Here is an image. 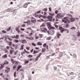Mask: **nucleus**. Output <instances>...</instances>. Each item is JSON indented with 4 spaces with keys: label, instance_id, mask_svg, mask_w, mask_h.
Masks as SVG:
<instances>
[{
    "label": "nucleus",
    "instance_id": "f257e3e1",
    "mask_svg": "<svg viewBox=\"0 0 80 80\" xmlns=\"http://www.w3.org/2000/svg\"><path fill=\"white\" fill-rule=\"evenodd\" d=\"M42 27H45V23H43L40 26V29L41 30V31L43 32H48L47 29L45 28H42Z\"/></svg>",
    "mask_w": 80,
    "mask_h": 80
},
{
    "label": "nucleus",
    "instance_id": "f03ea898",
    "mask_svg": "<svg viewBox=\"0 0 80 80\" xmlns=\"http://www.w3.org/2000/svg\"><path fill=\"white\" fill-rule=\"evenodd\" d=\"M48 14L50 15L48 16L47 17V18L48 19H49V22H52V18H53V16H54L55 15V14L54 13H49Z\"/></svg>",
    "mask_w": 80,
    "mask_h": 80
},
{
    "label": "nucleus",
    "instance_id": "7ed1b4c3",
    "mask_svg": "<svg viewBox=\"0 0 80 80\" xmlns=\"http://www.w3.org/2000/svg\"><path fill=\"white\" fill-rule=\"evenodd\" d=\"M70 18L68 17H65L63 18V19L62 20V22H64V23H67L68 22L69 23H70V21H69Z\"/></svg>",
    "mask_w": 80,
    "mask_h": 80
},
{
    "label": "nucleus",
    "instance_id": "20e7f679",
    "mask_svg": "<svg viewBox=\"0 0 80 80\" xmlns=\"http://www.w3.org/2000/svg\"><path fill=\"white\" fill-rule=\"evenodd\" d=\"M51 29L50 30L49 32V34L51 35H52L54 34V33H55V31L53 29L56 30V29H55V28L53 27H51Z\"/></svg>",
    "mask_w": 80,
    "mask_h": 80
},
{
    "label": "nucleus",
    "instance_id": "39448f33",
    "mask_svg": "<svg viewBox=\"0 0 80 80\" xmlns=\"http://www.w3.org/2000/svg\"><path fill=\"white\" fill-rule=\"evenodd\" d=\"M64 16L61 13H58V14L56 17H57V18H58L59 19L60 18H62V17H63Z\"/></svg>",
    "mask_w": 80,
    "mask_h": 80
},
{
    "label": "nucleus",
    "instance_id": "423d86ee",
    "mask_svg": "<svg viewBox=\"0 0 80 80\" xmlns=\"http://www.w3.org/2000/svg\"><path fill=\"white\" fill-rule=\"evenodd\" d=\"M79 18H72L71 19H70V21H71V22H73L74 21H75L76 20H78Z\"/></svg>",
    "mask_w": 80,
    "mask_h": 80
},
{
    "label": "nucleus",
    "instance_id": "0eeeda50",
    "mask_svg": "<svg viewBox=\"0 0 80 80\" xmlns=\"http://www.w3.org/2000/svg\"><path fill=\"white\" fill-rule=\"evenodd\" d=\"M8 62H5L3 64V65H1V68H2L3 67V65H8Z\"/></svg>",
    "mask_w": 80,
    "mask_h": 80
},
{
    "label": "nucleus",
    "instance_id": "6e6552de",
    "mask_svg": "<svg viewBox=\"0 0 80 80\" xmlns=\"http://www.w3.org/2000/svg\"><path fill=\"white\" fill-rule=\"evenodd\" d=\"M43 46L44 47H46V48H47V50H48V45H47V43H44L43 44Z\"/></svg>",
    "mask_w": 80,
    "mask_h": 80
},
{
    "label": "nucleus",
    "instance_id": "1a4fd4ad",
    "mask_svg": "<svg viewBox=\"0 0 80 80\" xmlns=\"http://www.w3.org/2000/svg\"><path fill=\"white\" fill-rule=\"evenodd\" d=\"M6 68H7V69L5 70V72L7 73H8L10 72V69L8 67H6Z\"/></svg>",
    "mask_w": 80,
    "mask_h": 80
},
{
    "label": "nucleus",
    "instance_id": "9d476101",
    "mask_svg": "<svg viewBox=\"0 0 80 80\" xmlns=\"http://www.w3.org/2000/svg\"><path fill=\"white\" fill-rule=\"evenodd\" d=\"M2 34L0 33V40H1L2 39V40L4 39V38H5V36H2Z\"/></svg>",
    "mask_w": 80,
    "mask_h": 80
},
{
    "label": "nucleus",
    "instance_id": "9b49d317",
    "mask_svg": "<svg viewBox=\"0 0 80 80\" xmlns=\"http://www.w3.org/2000/svg\"><path fill=\"white\" fill-rule=\"evenodd\" d=\"M26 38L28 39L29 40H34V38L33 37L28 38V37H26Z\"/></svg>",
    "mask_w": 80,
    "mask_h": 80
},
{
    "label": "nucleus",
    "instance_id": "f8f14e48",
    "mask_svg": "<svg viewBox=\"0 0 80 80\" xmlns=\"http://www.w3.org/2000/svg\"><path fill=\"white\" fill-rule=\"evenodd\" d=\"M59 30H61V33H63V32L64 31V30L63 29V28H62V27H60L59 28Z\"/></svg>",
    "mask_w": 80,
    "mask_h": 80
},
{
    "label": "nucleus",
    "instance_id": "ddd939ff",
    "mask_svg": "<svg viewBox=\"0 0 80 80\" xmlns=\"http://www.w3.org/2000/svg\"><path fill=\"white\" fill-rule=\"evenodd\" d=\"M60 35H62L61 34H60L59 32H58L57 33V37L58 38H60L59 36H60Z\"/></svg>",
    "mask_w": 80,
    "mask_h": 80
},
{
    "label": "nucleus",
    "instance_id": "4468645a",
    "mask_svg": "<svg viewBox=\"0 0 80 80\" xmlns=\"http://www.w3.org/2000/svg\"><path fill=\"white\" fill-rule=\"evenodd\" d=\"M42 44H43L42 43V42H37V45H38L41 46L42 45Z\"/></svg>",
    "mask_w": 80,
    "mask_h": 80
},
{
    "label": "nucleus",
    "instance_id": "2eb2a0df",
    "mask_svg": "<svg viewBox=\"0 0 80 80\" xmlns=\"http://www.w3.org/2000/svg\"><path fill=\"white\" fill-rule=\"evenodd\" d=\"M22 68L21 65H19L18 67V68L17 69V71H18V70Z\"/></svg>",
    "mask_w": 80,
    "mask_h": 80
},
{
    "label": "nucleus",
    "instance_id": "dca6fc26",
    "mask_svg": "<svg viewBox=\"0 0 80 80\" xmlns=\"http://www.w3.org/2000/svg\"><path fill=\"white\" fill-rule=\"evenodd\" d=\"M4 46H2V45H0V49H1V50H3V49H4Z\"/></svg>",
    "mask_w": 80,
    "mask_h": 80
},
{
    "label": "nucleus",
    "instance_id": "f3484780",
    "mask_svg": "<svg viewBox=\"0 0 80 80\" xmlns=\"http://www.w3.org/2000/svg\"><path fill=\"white\" fill-rule=\"evenodd\" d=\"M45 51H46V49H45V48H42V53H44V52H45Z\"/></svg>",
    "mask_w": 80,
    "mask_h": 80
},
{
    "label": "nucleus",
    "instance_id": "a211bd4d",
    "mask_svg": "<svg viewBox=\"0 0 80 80\" xmlns=\"http://www.w3.org/2000/svg\"><path fill=\"white\" fill-rule=\"evenodd\" d=\"M14 52V50L11 49L10 51V54H12Z\"/></svg>",
    "mask_w": 80,
    "mask_h": 80
},
{
    "label": "nucleus",
    "instance_id": "6ab92c4d",
    "mask_svg": "<svg viewBox=\"0 0 80 80\" xmlns=\"http://www.w3.org/2000/svg\"><path fill=\"white\" fill-rule=\"evenodd\" d=\"M72 39L74 40H77V36H74Z\"/></svg>",
    "mask_w": 80,
    "mask_h": 80
},
{
    "label": "nucleus",
    "instance_id": "aec40b11",
    "mask_svg": "<svg viewBox=\"0 0 80 80\" xmlns=\"http://www.w3.org/2000/svg\"><path fill=\"white\" fill-rule=\"evenodd\" d=\"M31 22H32V23H35V22H36V20L34 19V20H31Z\"/></svg>",
    "mask_w": 80,
    "mask_h": 80
},
{
    "label": "nucleus",
    "instance_id": "412c9836",
    "mask_svg": "<svg viewBox=\"0 0 80 80\" xmlns=\"http://www.w3.org/2000/svg\"><path fill=\"white\" fill-rule=\"evenodd\" d=\"M51 23L50 22H48L47 23V25H48V26L49 27H51Z\"/></svg>",
    "mask_w": 80,
    "mask_h": 80
},
{
    "label": "nucleus",
    "instance_id": "4be33fe9",
    "mask_svg": "<svg viewBox=\"0 0 80 80\" xmlns=\"http://www.w3.org/2000/svg\"><path fill=\"white\" fill-rule=\"evenodd\" d=\"M30 18L29 16H27L25 18V20H28V19H30Z\"/></svg>",
    "mask_w": 80,
    "mask_h": 80
},
{
    "label": "nucleus",
    "instance_id": "5701e85b",
    "mask_svg": "<svg viewBox=\"0 0 80 80\" xmlns=\"http://www.w3.org/2000/svg\"><path fill=\"white\" fill-rule=\"evenodd\" d=\"M42 10L44 11V12H47L48 11V9H47V8H45L43 9Z\"/></svg>",
    "mask_w": 80,
    "mask_h": 80
},
{
    "label": "nucleus",
    "instance_id": "b1692460",
    "mask_svg": "<svg viewBox=\"0 0 80 80\" xmlns=\"http://www.w3.org/2000/svg\"><path fill=\"white\" fill-rule=\"evenodd\" d=\"M2 57V58H7V54L5 55L4 56H3Z\"/></svg>",
    "mask_w": 80,
    "mask_h": 80
},
{
    "label": "nucleus",
    "instance_id": "393cba45",
    "mask_svg": "<svg viewBox=\"0 0 80 80\" xmlns=\"http://www.w3.org/2000/svg\"><path fill=\"white\" fill-rule=\"evenodd\" d=\"M42 37H43L42 34H39L38 36V37H39V38H42Z\"/></svg>",
    "mask_w": 80,
    "mask_h": 80
},
{
    "label": "nucleus",
    "instance_id": "a878e982",
    "mask_svg": "<svg viewBox=\"0 0 80 80\" xmlns=\"http://www.w3.org/2000/svg\"><path fill=\"white\" fill-rule=\"evenodd\" d=\"M28 4H29V3L26 4L24 6V8H27V6H28Z\"/></svg>",
    "mask_w": 80,
    "mask_h": 80
},
{
    "label": "nucleus",
    "instance_id": "bb28decb",
    "mask_svg": "<svg viewBox=\"0 0 80 80\" xmlns=\"http://www.w3.org/2000/svg\"><path fill=\"white\" fill-rule=\"evenodd\" d=\"M38 52L37 51H35V50H34V52H33V53L34 54H36V53H38Z\"/></svg>",
    "mask_w": 80,
    "mask_h": 80
},
{
    "label": "nucleus",
    "instance_id": "cd10ccee",
    "mask_svg": "<svg viewBox=\"0 0 80 80\" xmlns=\"http://www.w3.org/2000/svg\"><path fill=\"white\" fill-rule=\"evenodd\" d=\"M19 26H18V27L16 28V30L17 31V32H18L20 31L19 29Z\"/></svg>",
    "mask_w": 80,
    "mask_h": 80
},
{
    "label": "nucleus",
    "instance_id": "c85d7f7f",
    "mask_svg": "<svg viewBox=\"0 0 80 80\" xmlns=\"http://www.w3.org/2000/svg\"><path fill=\"white\" fill-rule=\"evenodd\" d=\"M15 37V38H16V39H18L19 38V35H17Z\"/></svg>",
    "mask_w": 80,
    "mask_h": 80
},
{
    "label": "nucleus",
    "instance_id": "c756f323",
    "mask_svg": "<svg viewBox=\"0 0 80 80\" xmlns=\"http://www.w3.org/2000/svg\"><path fill=\"white\" fill-rule=\"evenodd\" d=\"M71 30H75L76 29V28L73 27H72L71 28Z\"/></svg>",
    "mask_w": 80,
    "mask_h": 80
},
{
    "label": "nucleus",
    "instance_id": "7c9ffc66",
    "mask_svg": "<svg viewBox=\"0 0 80 80\" xmlns=\"http://www.w3.org/2000/svg\"><path fill=\"white\" fill-rule=\"evenodd\" d=\"M40 57L38 55V56L36 58V61H37L38 59V58H40Z\"/></svg>",
    "mask_w": 80,
    "mask_h": 80
},
{
    "label": "nucleus",
    "instance_id": "2f4dec72",
    "mask_svg": "<svg viewBox=\"0 0 80 80\" xmlns=\"http://www.w3.org/2000/svg\"><path fill=\"white\" fill-rule=\"evenodd\" d=\"M27 42V41L25 40H24L22 41V43H25Z\"/></svg>",
    "mask_w": 80,
    "mask_h": 80
},
{
    "label": "nucleus",
    "instance_id": "473e14b6",
    "mask_svg": "<svg viewBox=\"0 0 80 80\" xmlns=\"http://www.w3.org/2000/svg\"><path fill=\"white\" fill-rule=\"evenodd\" d=\"M77 36H78V37H79V36H80V32H77Z\"/></svg>",
    "mask_w": 80,
    "mask_h": 80
},
{
    "label": "nucleus",
    "instance_id": "72a5a7b5",
    "mask_svg": "<svg viewBox=\"0 0 80 80\" xmlns=\"http://www.w3.org/2000/svg\"><path fill=\"white\" fill-rule=\"evenodd\" d=\"M10 30H11V27H9L7 29V31H8H8H10Z\"/></svg>",
    "mask_w": 80,
    "mask_h": 80
},
{
    "label": "nucleus",
    "instance_id": "f704fd0d",
    "mask_svg": "<svg viewBox=\"0 0 80 80\" xmlns=\"http://www.w3.org/2000/svg\"><path fill=\"white\" fill-rule=\"evenodd\" d=\"M28 58H32V57H33L32 55H29L28 56Z\"/></svg>",
    "mask_w": 80,
    "mask_h": 80
},
{
    "label": "nucleus",
    "instance_id": "c9c22d12",
    "mask_svg": "<svg viewBox=\"0 0 80 80\" xmlns=\"http://www.w3.org/2000/svg\"><path fill=\"white\" fill-rule=\"evenodd\" d=\"M17 73V72H14V77H17V76H16V74Z\"/></svg>",
    "mask_w": 80,
    "mask_h": 80
},
{
    "label": "nucleus",
    "instance_id": "e433bc0d",
    "mask_svg": "<svg viewBox=\"0 0 80 80\" xmlns=\"http://www.w3.org/2000/svg\"><path fill=\"white\" fill-rule=\"evenodd\" d=\"M2 32L3 33H6L7 31H5V30H2Z\"/></svg>",
    "mask_w": 80,
    "mask_h": 80
},
{
    "label": "nucleus",
    "instance_id": "4c0bfd02",
    "mask_svg": "<svg viewBox=\"0 0 80 80\" xmlns=\"http://www.w3.org/2000/svg\"><path fill=\"white\" fill-rule=\"evenodd\" d=\"M69 73H70V75H73L74 74V73L73 72H70Z\"/></svg>",
    "mask_w": 80,
    "mask_h": 80
},
{
    "label": "nucleus",
    "instance_id": "58836bf2",
    "mask_svg": "<svg viewBox=\"0 0 80 80\" xmlns=\"http://www.w3.org/2000/svg\"><path fill=\"white\" fill-rule=\"evenodd\" d=\"M51 39V37L48 38L47 39V40H50Z\"/></svg>",
    "mask_w": 80,
    "mask_h": 80
},
{
    "label": "nucleus",
    "instance_id": "ea45409f",
    "mask_svg": "<svg viewBox=\"0 0 80 80\" xmlns=\"http://www.w3.org/2000/svg\"><path fill=\"white\" fill-rule=\"evenodd\" d=\"M5 37L6 39H7V38L8 39V38H9V37H8V35L6 36Z\"/></svg>",
    "mask_w": 80,
    "mask_h": 80
},
{
    "label": "nucleus",
    "instance_id": "a19ab883",
    "mask_svg": "<svg viewBox=\"0 0 80 80\" xmlns=\"http://www.w3.org/2000/svg\"><path fill=\"white\" fill-rule=\"evenodd\" d=\"M59 55L60 57H62V56H63V54H62V52H61L59 54Z\"/></svg>",
    "mask_w": 80,
    "mask_h": 80
},
{
    "label": "nucleus",
    "instance_id": "79ce46f5",
    "mask_svg": "<svg viewBox=\"0 0 80 80\" xmlns=\"http://www.w3.org/2000/svg\"><path fill=\"white\" fill-rule=\"evenodd\" d=\"M18 51H15L14 52V55H17V53H18Z\"/></svg>",
    "mask_w": 80,
    "mask_h": 80
},
{
    "label": "nucleus",
    "instance_id": "37998d69",
    "mask_svg": "<svg viewBox=\"0 0 80 80\" xmlns=\"http://www.w3.org/2000/svg\"><path fill=\"white\" fill-rule=\"evenodd\" d=\"M57 68L56 66L54 67V70H57Z\"/></svg>",
    "mask_w": 80,
    "mask_h": 80
},
{
    "label": "nucleus",
    "instance_id": "c03bdc74",
    "mask_svg": "<svg viewBox=\"0 0 80 80\" xmlns=\"http://www.w3.org/2000/svg\"><path fill=\"white\" fill-rule=\"evenodd\" d=\"M65 28H68V27H69V25H68V24H67L65 27Z\"/></svg>",
    "mask_w": 80,
    "mask_h": 80
},
{
    "label": "nucleus",
    "instance_id": "a18cd8bd",
    "mask_svg": "<svg viewBox=\"0 0 80 80\" xmlns=\"http://www.w3.org/2000/svg\"><path fill=\"white\" fill-rule=\"evenodd\" d=\"M49 11L50 12H52V8H49Z\"/></svg>",
    "mask_w": 80,
    "mask_h": 80
},
{
    "label": "nucleus",
    "instance_id": "49530a36",
    "mask_svg": "<svg viewBox=\"0 0 80 80\" xmlns=\"http://www.w3.org/2000/svg\"><path fill=\"white\" fill-rule=\"evenodd\" d=\"M32 45H33V46H35L37 45H36V44H35V43H32Z\"/></svg>",
    "mask_w": 80,
    "mask_h": 80
},
{
    "label": "nucleus",
    "instance_id": "de8ad7c7",
    "mask_svg": "<svg viewBox=\"0 0 80 80\" xmlns=\"http://www.w3.org/2000/svg\"><path fill=\"white\" fill-rule=\"evenodd\" d=\"M15 41L16 43H18V40L17 39L15 40Z\"/></svg>",
    "mask_w": 80,
    "mask_h": 80
},
{
    "label": "nucleus",
    "instance_id": "09e8293b",
    "mask_svg": "<svg viewBox=\"0 0 80 80\" xmlns=\"http://www.w3.org/2000/svg\"><path fill=\"white\" fill-rule=\"evenodd\" d=\"M58 10H56V11L55 12V13L56 14H57V13H58Z\"/></svg>",
    "mask_w": 80,
    "mask_h": 80
},
{
    "label": "nucleus",
    "instance_id": "8fccbe9b",
    "mask_svg": "<svg viewBox=\"0 0 80 80\" xmlns=\"http://www.w3.org/2000/svg\"><path fill=\"white\" fill-rule=\"evenodd\" d=\"M25 62L26 63H28L29 62V61L26 60V61H25Z\"/></svg>",
    "mask_w": 80,
    "mask_h": 80
},
{
    "label": "nucleus",
    "instance_id": "3c124183",
    "mask_svg": "<svg viewBox=\"0 0 80 80\" xmlns=\"http://www.w3.org/2000/svg\"><path fill=\"white\" fill-rule=\"evenodd\" d=\"M8 39L10 40V41H12V39L10 38H8Z\"/></svg>",
    "mask_w": 80,
    "mask_h": 80
},
{
    "label": "nucleus",
    "instance_id": "603ef678",
    "mask_svg": "<svg viewBox=\"0 0 80 80\" xmlns=\"http://www.w3.org/2000/svg\"><path fill=\"white\" fill-rule=\"evenodd\" d=\"M25 24H23L22 25V27H25Z\"/></svg>",
    "mask_w": 80,
    "mask_h": 80
},
{
    "label": "nucleus",
    "instance_id": "864d4df0",
    "mask_svg": "<svg viewBox=\"0 0 80 80\" xmlns=\"http://www.w3.org/2000/svg\"><path fill=\"white\" fill-rule=\"evenodd\" d=\"M40 19V20H41L42 21L39 20V22H42H42H44V20H43V19L41 18Z\"/></svg>",
    "mask_w": 80,
    "mask_h": 80
},
{
    "label": "nucleus",
    "instance_id": "5fc2aeb1",
    "mask_svg": "<svg viewBox=\"0 0 80 80\" xmlns=\"http://www.w3.org/2000/svg\"><path fill=\"white\" fill-rule=\"evenodd\" d=\"M11 62H12L14 61V60L12 58L11 59Z\"/></svg>",
    "mask_w": 80,
    "mask_h": 80
},
{
    "label": "nucleus",
    "instance_id": "6e6d98bb",
    "mask_svg": "<svg viewBox=\"0 0 80 80\" xmlns=\"http://www.w3.org/2000/svg\"><path fill=\"white\" fill-rule=\"evenodd\" d=\"M12 42H9V46H10L11 45H12Z\"/></svg>",
    "mask_w": 80,
    "mask_h": 80
},
{
    "label": "nucleus",
    "instance_id": "4d7b16f0",
    "mask_svg": "<svg viewBox=\"0 0 80 80\" xmlns=\"http://www.w3.org/2000/svg\"><path fill=\"white\" fill-rule=\"evenodd\" d=\"M5 52L6 53H9L8 51L7 50H5Z\"/></svg>",
    "mask_w": 80,
    "mask_h": 80
},
{
    "label": "nucleus",
    "instance_id": "13d9d810",
    "mask_svg": "<svg viewBox=\"0 0 80 80\" xmlns=\"http://www.w3.org/2000/svg\"><path fill=\"white\" fill-rule=\"evenodd\" d=\"M6 48H7V50H8L10 48V47L8 46H7Z\"/></svg>",
    "mask_w": 80,
    "mask_h": 80
},
{
    "label": "nucleus",
    "instance_id": "bf43d9fd",
    "mask_svg": "<svg viewBox=\"0 0 80 80\" xmlns=\"http://www.w3.org/2000/svg\"><path fill=\"white\" fill-rule=\"evenodd\" d=\"M33 35V34L32 33H30L29 34V36L31 37V35Z\"/></svg>",
    "mask_w": 80,
    "mask_h": 80
},
{
    "label": "nucleus",
    "instance_id": "052dcab7",
    "mask_svg": "<svg viewBox=\"0 0 80 80\" xmlns=\"http://www.w3.org/2000/svg\"><path fill=\"white\" fill-rule=\"evenodd\" d=\"M16 13L17 12H13V15H15V14H16Z\"/></svg>",
    "mask_w": 80,
    "mask_h": 80
},
{
    "label": "nucleus",
    "instance_id": "680f3d73",
    "mask_svg": "<svg viewBox=\"0 0 80 80\" xmlns=\"http://www.w3.org/2000/svg\"><path fill=\"white\" fill-rule=\"evenodd\" d=\"M39 37H38V36H36V38L37 39H38L39 38Z\"/></svg>",
    "mask_w": 80,
    "mask_h": 80
},
{
    "label": "nucleus",
    "instance_id": "e2e57ef3",
    "mask_svg": "<svg viewBox=\"0 0 80 80\" xmlns=\"http://www.w3.org/2000/svg\"><path fill=\"white\" fill-rule=\"evenodd\" d=\"M7 12H10V9H8Z\"/></svg>",
    "mask_w": 80,
    "mask_h": 80
},
{
    "label": "nucleus",
    "instance_id": "0e129e2a",
    "mask_svg": "<svg viewBox=\"0 0 80 80\" xmlns=\"http://www.w3.org/2000/svg\"><path fill=\"white\" fill-rule=\"evenodd\" d=\"M21 30H22V31H24V30H25V29L21 28Z\"/></svg>",
    "mask_w": 80,
    "mask_h": 80
},
{
    "label": "nucleus",
    "instance_id": "69168bd1",
    "mask_svg": "<svg viewBox=\"0 0 80 80\" xmlns=\"http://www.w3.org/2000/svg\"><path fill=\"white\" fill-rule=\"evenodd\" d=\"M27 29L28 30V29H29V30H32V28H27Z\"/></svg>",
    "mask_w": 80,
    "mask_h": 80
},
{
    "label": "nucleus",
    "instance_id": "338daca9",
    "mask_svg": "<svg viewBox=\"0 0 80 80\" xmlns=\"http://www.w3.org/2000/svg\"><path fill=\"white\" fill-rule=\"evenodd\" d=\"M16 66L14 65L13 66V68H16Z\"/></svg>",
    "mask_w": 80,
    "mask_h": 80
},
{
    "label": "nucleus",
    "instance_id": "774afa93",
    "mask_svg": "<svg viewBox=\"0 0 80 80\" xmlns=\"http://www.w3.org/2000/svg\"><path fill=\"white\" fill-rule=\"evenodd\" d=\"M55 27H56V28H58V26L55 25Z\"/></svg>",
    "mask_w": 80,
    "mask_h": 80
}]
</instances>
